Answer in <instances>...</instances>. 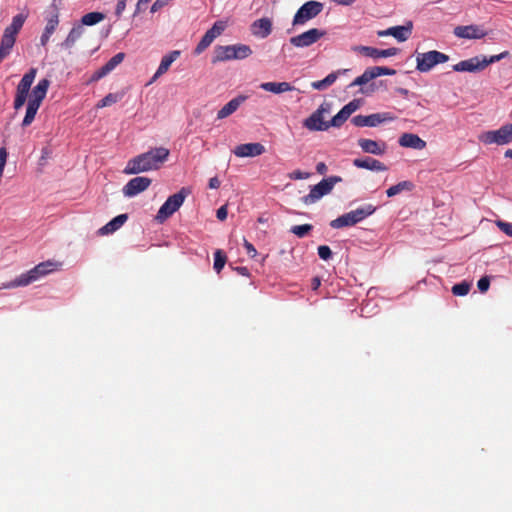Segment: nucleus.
Returning <instances> with one entry per match:
<instances>
[{"label":"nucleus","mask_w":512,"mask_h":512,"mask_svg":"<svg viewBox=\"0 0 512 512\" xmlns=\"http://www.w3.org/2000/svg\"><path fill=\"white\" fill-rule=\"evenodd\" d=\"M170 151L165 147L152 148L149 151L131 158L123 173L137 175L139 173L157 170L168 159Z\"/></svg>","instance_id":"nucleus-1"},{"label":"nucleus","mask_w":512,"mask_h":512,"mask_svg":"<svg viewBox=\"0 0 512 512\" xmlns=\"http://www.w3.org/2000/svg\"><path fill=\"white\" fill-rule=\"evenodd\" d=\"M60 263L52 260H48L45 262H41L35 267H33L31 270L22 273L18 277H16L14 280H12L10 283H8L4 288H15L19 286H28L35 281L40 280L41 278L45 277L46 275L50 274L51 272H54L59 269Z\"/></svg>","instance_id":"nucleus-2"},{"label":"nucleus","mask_w":512,"mask_h":512,"mask_svg":"<svg viewBox=\"0 0 512 512\" xmlns=\"http://www.w3.org/2000/svg\"><path fill=\"white\" fill-rule=\"evenodd\" d=\"M49 86L50 81L47 78H44L41 79L32 89L27 103L26 114L22 121L23 127L29 126L34 121L37 111L46 97Z\"/></svg>","instance_id":"nucleus-3"},{"label":"nucleus","mask_w":512,"mask_h":512,"mask_svg":"<svg viewBox=\"0 0 512 512\" xmlns=\"http://www.w3.org/2000/svg\"><path fill=\"white\" fill-rule=\"evenodd\" d=\"M252 54V49L246 44L219 45L214 49L213 63L230 60H242Z\"/></svg>","instance_id":"nucleus-4"},{"label":"nucleus","mask_w":512,"mask_h":512,"mask_svg":"<svg viewBox=\"0 0 512 512\" xmlns=\"http://www.w3.org/2000/svg\"><path fill=\"white\" fill-rule=\"evenodd\" d=\"M342 182L340 176H330L322 179L318 184L311 187L310 192L302 198L306 205L314 204L323 196L329 194L337 183Z\"/></svg>","instance_id":"nucleus-5"},{"label":"nucleus","mask_w":512,"mask_h":512,"mask_svg":"<svg viewBox=\"0 0 512 512\" xmlns=\"http://www.w3.org/2000/svg\"><path fill=\"white\" fill-rule=\"evenodd\" d=\"M479 141L486 144L505 145L512 142V123L501 126L497 130L483 132L479 135Z\"/></svg>","instance_id":"nucleus-6"},{"label":"nucleus","mask_w":512,"mask_h":512,"mask_svg":"<svg viewBox=\"0 0 512 512\" xmlns=\"http://www.w3.org/2000/svg\"><path fill=\"white\" fill-rule=\"evenodd\" d=\"M331 104L324 102L303 122V126L310 131H326L328 122L324 121V115L330 113Z\"/></svg>","instance_id":"nucleus-7"},{"label":"nucleus","mask_w":512,"mask_h":512,"mask_svg":"<svg viewBox=\"0 0 512 512\" xmlns=\"http://www.w3.org/2000/svg\"><path fill=\"white\" fill-rule=\"evenodd\" d=\"M323 8V3L318 1L311 0L304 3L295 13L292 25H304L306 22L319 15L322 12Z\"/></svg>","instance_id":"nucleus-8"},{"label":"nucleus","mask_w":512,"mask_h":512,"mask_svg":"<svg viewBox=\"0 0 512 512\" xmlns=\"http://www.w3.org/2000/svg\"><path fill=\"white\" fill-rule=\"evenodd\" d=\"M186 195V190L182 188L179 192L169 196L158 210L156 219L159 222H164L181 207L186 198Z\"/></svg>","instance_id":"nucleus-9"},{"label":"nucleus","mask_w":512,"mask_h":512,"mask_svg":"<svg viewBox=\"0 0 512 512\" xmlns=\"http://www.w3.org/2000/svg\"><path fill=\"white\" fill-rule=\"evenodd\" d=\"M37 70L35 68H31L27 73H25L17 85L16 94L14 99V109L19 110L25 104L28 93L31 89V85L33 84L36 77Z\"/></svg>","instance_id":"nucleus-10"},{"label":"nucleus","mask_w":512,"mask_h":512,"mask_svg":"<svg viewBox=\"0 0 512 512\" xmlns=\"http://www.w3.org/2000/svg\"><path fill=\"white\" fill-rule=\"evenodd\" d=\"M448 60V55L436 50L418 54V71L428 72L437 64L445 63Z\"/></svg>","instance_id":"nucleus-11"},{"label":"nucleus","mask_w":512,"mask_h":512,"mask_svg":"<svg viewBox=\"0 0 512 512\" xmlns=\"http://www.w3.org/2000/svg\"><path fill=\"white\" fill-rule=\"evenodd\" d=\"M227 27V22L223 20L216 21L213 26L206 31L199 43L197 44L194 54L200 55L204 52L215 40L216 37L220 36Z\"/></svg>","instance_id":"nucleus-12"},{"label":"nucleus","mask_w":512,"mask_h":512,"mask_svg":"<svg viewBox=\"0 0 512 512\" xmlns=\"http://www.w3.org/2000/svg\"><path fill=\"white\" fill-rule=\"evenodd\" d=\"M325 31L317 28L309 29L289 39L292 46L296 48H307L316 43L325 35Z\"/></svg>","instance_id":"nucleus-13"},{"label":"nucleus","mask_w":512,"mask_h":512,"mask_svg":"<svg viewBox=\"0 0 512 512\" xmlns=\"http://www.w3.org/2000/svg\"><path fill=\"white\" fill-rule=\"evenodd\" d=\"M413 28V22L409 21L405 25H398L389 27L385 30H379L376 32V34L378 37L392 36L398 42H404L412 35Z\"/></svg>","instance_id":"nucleus-14"},{"label":"nucleus","mask_w":512,"mask_h":512,"mask_svg":"<svg viewBox=\"0 0 512 512\" xmlns=\"http://www.w3.org/2000/svg\"><path fill=\"white\" fill-rule=\"evenodd\" d=\"M151 184V179L144 176H137L130 179L123 187L122 192L125 197L132 198L145 191Z\"/></svg>","instance_id":"nucleus-15"},{"label":"nucleus","mask_w":512,"mask_h":512,"mask_svg":"<svg viewBox=\"0 0 512 512\" xmlns=\"http://www.w3.org/2000/svg\"><path fill=\"white\" fill-rule=\"evenodd\" d=\"M388 113H374L370 115H357L352 118V123L357 127H375L383 122L392 120Z\"/></svg>","instance_id":"nucleus-16"},{"label":"nucleus","mask_w":512,"mask_h":512,"mask_svg":"<svg viewBox=\"0 0 512 512\" xmlns=\"http://www.w3.org/2000/svg\"><path fill=\"white\" fill-rule=\"evenodd\" d=\"M454 35L462 39H482L487 35V32L478 25L456 26L453 31Z\"/></svg>","instance_id":"nucleus-17"},{"label":"nucleus","mask_w":512,"mask_h":512,"mask_svg":"<svg viewBox=\"0 0 512 512\" xmlns=\"http://www.w3.org/2000/svg\"><path fill=\"white\" fill-rule=\"evenodd\" d=\"M355 51H358L362 53L363 55L367 57H371L373 59H379V58H388L395 56L399 53V49L392 47L388 49H377L370 46H357L354 48Z\"/></svg>","instance_id":"nucleus-18"},{"label":"nucleus","mask_w":512,"mask_h":512,"mask_svg":"<svg viewBox=\"0 0 512 512\" xmlns=\"http://www.w3.org/2000/svg\"><path fill=\"white\" fill-rule=\"evenodd\" d=\"M265 152V147L261 143H245L236 146L233 149L235 156L244 157H256L260 156Z\"/></svg>","instance_id":"nucleus-19"},{"label":"nucleus","mask_w":512,"mask_h":512,"mask_svg":"<svg viewBox=\"0 0 512 512\" xmlns=\"http://www.w3.org/2000/svg\"><path fill=\"white\" fill-rule=\"evenodd\" d=\"M271 32L272 21L267 17L257 19L251 24V33L258 38L264 39L268 37Z\"/></svg>","instance_id":"nucleus-20"},{"label":"nucleus","mask_w":512,"mask_h":512,"mask_svg":"<svg viewBox=\"0 0 512 512\" xmlns=\"http://www.w3.org/2000/svg\"><path fill=\"white\" fill-rule=\"evenodd\" d=\"M453 70L456 72H480L483 70L480 56H475L467 60H462L453 65Z\"/></svg>","instance_id":"nucleus-21"},{"label":"nucleus","mask_w":512,"mask_h":512,"mask_svg":"<svg viewBox=\"0 0 512 512\" xmlns=\"http://www.w3.org/2000/svg\"><path fill=\"white\" fill-rule=\"evenodd\" d=\"M358 145L365 153L374 155H383L386 151V144L384 142H377L371 139L360 138Z\"/></svg>","instance_id":"nucleus-22"},{"label":"nucleus","mask_w":512,"mask_h":512,"mask_svg":"<svg viewBox=\"0 0 512 512\" xmlns=\"http://www.w3.org/2000/svg\"><path fill=\"white\" fill-rule=\"evenodd\" d=\"M353 165L357 168H363L371 171H386L387 167L377 159L365 157L362 159H354Z\"/></svg>","instance_id":"nucleus-23"},{"label":"nucleus","mask_w":512,"mask_h":512,"mask_svg":"<svg viewBox=\"0 0 512 512\" xmlns=\"http://www.w3.org/2000/svg\"><path fill=\"white\" fill-rule=\"evenodd\" d=\"M59 24V16L57 12V8H55V13L47 19L46 26L44 28V31L40 37V44L42 46H45L51 35L55 32L57 26Z\"/></svg>","instance_id":"nucleus-24"},{"label":"nucleus","mask_w":512,"mask_h":512,"mask_svg":"<svg viewBox=\"0 0 512 512\" xmlns=\"http://www.w3.org/2000/svg\"><path fill=\"white\" fill-rule=\"evenodd\" d=\"M262 90L271 92L273 94H282L295 90L289 82H263L259 86Z\"/></svg>","instance_id":"nucleus-25"},{"label":"nucleus","mask_w":512,"mask_h":512,"mask_svg":"<svg viewBox=\"0 0 512 512\" xmlns=\"http://www.w3.org/2000/svg\"><path fill=\"white\" fill-rule=\"evenodd\" d=\"M246 100V96L240 95L231 99L217 113L218 119H224L233 114L239 106Z\"/></svg>","instance_id":"nucleus-26"},{"label":"nucleus","mask_w":512,"mask_h":512,"mask_svg":"<svg viewBox=\"0 0 512 512\" xmlns=\"http://www.w3.org/2000/svg\"><path fill=\"white\" fill-rule=\"evenodd\" d=\"M16 42V35L4 31L0 42V63L10 55L12 48Z\"/></svg>","instance_id":"nucleus-27"},{"label":"nucleus","mask_w":512,"mask_h":512,"mask_svg":"<svg viewBox=\"0 0 512 512\" xmlns=\"http://www.w3.org/2000/svg\"><path fill=\"white\" fill-rule=\"evenodd\" d=\"M127 219V214H120L113 218L111 221H109L106 225L101 227L98 232L100 235H108L114 233L124 225Z\"/></svg>","instance_id":"nucleus-28"},{"label":"nucleus","mask_w":512,"mask_h":512,"mask_svg":"<svg viewBox=\"0 0 512 512\" xmlns=\"http://www.w3.org/2000/svg\"><path fill=\"white\" fill-rule=\"evenodd\" d=\"M179 55L180 52L177 50L171 51L170 53L165 55L161 59L160 65L158 66V69L155 72L153 79H157L158 77L166 73L169 70L171 64L179 57Z\"/></svg>","instance_id":"nucleus-29"},{"label":"nucleus","mask_w":512,"mask_h":512,"mask_svg":"<svg viewBox=\"0 0 512 512\" xmlns=\"http://www.w3.org/2000/svg\"><path fill=\"white\" fill-rule=\"evenodd\" d=\"M84 31L85 29L80 23L74 24L61 46L64 48L73 47L76 41L83 35Z\"/></svg>","instance_id":"nucleus-30"},{"label":"nucleus","mask_w":512,"mask_h":512,"mask_svg":"<svg viewBox=\"0 0 512 512\" xmlns=\"http://www.w3.org/2000/svg\"><path fill=\"white\" fill-rule=\"evenodd\" d=\"M345 72H347L346 69L339 70L337 72H332V73L328 74L324 79L312 82L311 86L315 90H319V91L325 90L329 86H331L332 84L335 83V81L337 80L339 74L345 73Z\"/></svg>","instance_id":"nucleus-31"},{"label":"nucleus","mask_w":512,"mask_h":512,"mask_svg":"<svg viewBox=\"0 0 512 512\" xmlns=\"http://www.w3.org/2000/svg\"><path fill=\"white\" fill-rule=\"evenodd\" d=\"M414 187L415 185L412 181H401L388 188L386 194L388 197H394L402 192H412Z\"/></svg>","instance_id":"nucleus-32"},{"label":"nucleus","mask_w":512,"mask_h":512,"mask_svg":"<svg viewBox=\"0 0 512 512\" xmlns=\"http://www.w3.org/2000/svg\"><path fill=\"white\" fill-rule=\"evenodd\" d=\"M356 225L352 212L345 213L330 222V226L334 229H340L348 226Z\"/></svg>","instance_id":"nucleus-33"},{"label":"nucleus","mask_w":512,"mask_h":512,"mask_svg":"<svg viewBox=\"0 0 512 512\" xmlns=\"http://www.w3.org/2000/svg\"><path fill=\"white\" fill-rule=\"evenodd\" d=\"M27 17V13H20L15 15L12 19L11 24L8 27H6L4 31L17 35L21 28L23 27Z\"/></svg>","instance_id":"nucleus-34"},{"label":"nucleus","mask_w":512,"mask_h":512,"mask_svg":"<svg viewBox=\"0 0 512 512\" xmlns=\"http://www.w3.org/2000/svg\"><path fill=\"white\" fill-rule=\"evenodd\" d=\"M375 210L376 208L373 205L368 204L363 207L352 210L351 212L353 214L354 221L357 224L364 220L365 218H367L368 216L372 215L375 212Z\"/></svg>","instance_id":"nucleus-35"},{"label":"nucleus","mask_w":512,"mask_h":512,"mask_svg":"<svg viewBox=\"0 0 512 512\" xmlns=\"http://www.w3.org/2000/svg\"><path fill=\"white\" fill-rule=\"evenodd\" d=\"M105 19V15L101 12H90L82 16L80 24L84 26L95 25Z\"/></svg>","instance_id":"nucleus-36"},{"label":"nucleus","mask_w":512,"mask_h":512,"mask_svg":"<svg viewBox=\"0 0 512 512\" xmlns=\"http://www.w3.org/2000/svg\"><path fill=\"white\" fill-rule=\"evenodd\" d=\"M123 95H124L123 93H119V92L118 93H109L97 103L96 107L104 108L107 106H111L112 104H115L118 101H120L123 98Z\"/></svg>","instance_id":"nucleus-37"},{"label":"nucleus","mask_w":512,"mask_h":512,"mask_svg":"<svg viewBox=\"0 0 512 512\" xmlns=\"http://www.w3.org/2000/svg\"><path fill=\"white\" fill-rule=\"evenodd\" d=\"M375 79V74L373 73L372 67L367 68L362 75L357 77L351 84L350 87L353 86H361L367 84L369 81Z\"/></svg>","instance_id":"nucleus-38"},{"label":"nucleus","mask_w":512,"mask_h":512,"mask_svg":"<svg viewBox=\"0 0 512 512\" xmlns=\"http://www.w3.org/2000/svg\"><path fill=\"white\" fill-rule=\"evenodd\" d=\"M226 260H227V257L222 250H216L214 252L213 268L217 273H220V271L223 269V267L226 263Z\"/></svg>","instance_id":"nucleus-39"},{"label":"nucleus","mask_w":512,"mask_h":512,"mask_svg":"<svg viewBox=\"0 0 512 512\" xmlns=\"http://www.w3.org/2000/svg\"><path fill=\"white\" fill-rule=\"evenodd\" d=\"M313 229L311 224L295 225L292 226L290 232L299 238H303Z\"/></svg>","instance_id":"nucleus-40"},{"label":"nucleus","mask_w":512,"mask_h":512,"mask_svg":"<svg viewBox=\"0 0 512 512\" xmlns=\"http://www.w3.org/2000/svg\"><path fill=\"white\" fill-rule=\"evenodd\" d=\"M399 144L402 147L416 148V134L404 133L399 139Z\"/></svg>","instance_id":"nucleus-41"},{"label":"nucleus","mask_w":512,"mask_h":512,"mask_svg":"<svg viewBox=\"0 0 512 512\" xmlns=\"http://www.w3.org/2000/svg\"><path fill=\"white\" fill-rule=\"evenodd\" d=\"M509 55L508 51H504L498 55H493L490 58H487L486 56H480L481 63L483 65V70L490 64L500 61L501 59L507 57Z\"/></svg>","instance_id":"nucleus-42"},{"label":"nucleus","mask_w":512,"mask_h":512,"mask_svg":"<svg viewBox=\"0 0 512 512\" xmlns=\"http://www.w3.org/2000/svg\"><path fill=\"white\" fill-rule=\"evenodd\" d=\"M349 117L345 114V112L341 109L329 122L330 127H340Z\"/></svg>","instance_id":"nucleus-43"},{"label":"nucleus","mask_w":512,"mask_h":512,"mask_svg":"<svg viewBox=\"0 0 512 512\" xmlns=\"http://www.w3.org/2000/svg\"><path fill=\"white\" fill-rule=\"evenodd\" d=\"M125 58V54L123 52H119L114 55L106 64V68L112 72Z\"/></svg>","instance_id":"nucleus-44"},{"label":"nucleus","mask_w":512,"mask_h":512,"mask_svg":"<svg viewBox=\"0 0 512 512\" xmlns=\"http://www.w3.org/2000/svg\"><path fill=\"white\" fill-rule=\"evenodd\" d=\"M361 106V101L358 99H354L350 101L348 104L342 107V110L345 112V114L350 117L352 113H354L356 110H358Z\"/></svg>","instance_id":"nucleus-45"},{"label":"nucleus","mask_w":512,"mask_h":512,"mask_svg":"<svg viewBox=\"0 0 512 512\" xmlns=\"http://www.w3.org/2000/svg\"><path fill=\"white\" fill-rule=\"evenodd\" d=\"M373 73L375 74V78L379 76H392L396 73L394 69L388 68V67H382V66H375L372 67Z\"/></svg>","instance_id":"nucleus-46"},{"label":"nucleus","mask_w":512,"mask_h":512,"mask_svg":"<svg viewBox=\"0 0 512 512\" xmlns=\"http://www.w3.org/2000/svg\"><path fill=\"white\" fill-rule=\"evenodd\" d=\"M496 226L504 233L506 234L507 236L509 237H512V223L510 222H506V221H502V220H497L496 222Z\"/></svg>","instance_id":"nucleus-47"},{"label":"nucleus","mask_w":512,"mask_h":512,"mask_svg":"<svg viewBox=\"0 0 512 512\" xmlns=\"http://www.w3.org/2000/svg\"><path fill=\"white\" fill-rule=\"evenodd\" d=\"M318 255L322 260H329L332 257V251L329 246L321 245L318 247Z\"/></svg>","instance_id":"nucleus-48"},{"label":"nucleus","mask_w":512,"mask_h":512,"mask_svg":"<svg viewBox=\"0 0 512 512\" xmlns=\"http://www.w3.org/2000/svg\"><path fill=\"white\" fill-rule=\"evenodd\" d=\"M110 71L106 68L105 65H103L101 68H99L97 71H95L91 77V81H98L105 77L107 74H109Z\"/></svg>","instance_id":"nucleus-49"},{"label":"nucleus","mask_w":512,"mask_h":512,"mask_svg":"<svg viewBox=\"0 0 512 512\" xmlns=\"http://www.w3.org/2000/svg\"><path fill=\"white\" fill-rule=\"evenodd\" d=\"M171 0H156L151 6V13H156L170 3Z\"/></svg>","instance_id":"nucleus-50"},{"label":"nucleus","mask_w":512,"mask_h":512,"mask_svg":"<svg viewBox=\"0 0 512 512\" xmlns=\"http://www.w3.org/2000/svg\"><path fill=\"white\" fill-rule=\"evenodd\" d=\"M128 1L129 0H118L117 1L116 7H115V15L118 19L122 16L124 10L126 9V5H127Z\"/></svg>","instance_id":"nucleus-51"},{"label":"nucleus","mask_w":512,"mask_h":512,"mask_svg":"<svg viewBox=\"0 0 512 512\" xmlns=\"http://www.w3.org/2000/svg\"><path fill=\"white\" fill-rule=\"evenodd\" d=\"M151 0H138L136 3L135 11L133 13V17L138 16L141 12H143L146 9L147 4Z\"/></svg>","instance_id":"nucleus-52"},{"label":"nucleus","mask_w":512,"mask_h":512,"mask_svg":"<svg viewBox=\"0 0 512 512\" xmlns=\"http://www.w3.org/2000/svg\"><path fill=\"white\" fill-rule=\"evenodd\" d=\"M310 174L308 172H302L300 170H295L289 174V178L292 180H302L309 178Z\"/></svg>","instance_id":"nucleus-53"},{"label":"nucleus","mask_w":512,"mask_h":512,"mask_svg":"<svg viewBox=\"0 0 512 512\" xmlns=\"http://www.w3.org/2000/svg\"><path fill=\"white\" fill-rule=\"evenodd\" d=\"M243 245H244V248L246 249L247 254L250 257L254 258L257 255V250L255 249V247L253 246L252 243H250L249 241L244 239Z\"/></svg>","instance_id":"nucleus-54"},{"label":"nucleus","mask_w":512,"mask_h":512,"mask_svg":"<svg viewBox=\"0 0 512 512\" xmlns=\"http://www.w3.org/2000/svg\"><path fill=\"white\" fill-rule=\"evenodd\" d=\"M227 214H228V210H227V206L226 205H223L221 206L218 210H217V213H216V216L217 218L220 220V221H223L227 218Z\"/></svg>","instance_id":"nucleus-55"},{"label":"nucleus","mask_w":512,"mask_h":512,"mask_svg":"<svg viewBox=\"0 0 512 512\" xmlns=\"http://www.w3.org/2000/svg\"><path fill=\"white\" fill-rule=\"evenodd\" d=\"M8 153L4 147L0 148V167L4 170L6 161H7Z\"/></svg>","instance_id":"nucleus-56"},{"label":"nucleus","mask_w":512,"mask_h":512,"mask_svg":"<svg viewBox=\"0 0 512 512\" xmlns=\"http://www.w3.org/2000/svg\"><path fill=\"white\" fill-rule=\"evenodd\" d=\"M490 286V277L489 276H483L479 279L477 283V288H489Z\"/></svg>","instance_id":"nucleus-57"},{"label":"nucleus","mask_w":512,"mask_h":512,"mask_svg":"<svg viewBox=\"0 0 512 512\" xmlns=\"http://www.w3.org/2000/svg\"><path fill=\"white\" fill-rule=\"evenodd\" d=\"M316 171L321 175L325 174L327 172V165L324 162H319L316 165Z\"/></svg>","instance_id":"nucleus-58"},{"label":"nucleus","mask_w":512,"mask_h":512,"mask_svg":"<svg viewBox=\"0 0 512 512\" xmlns=\"http://www.w3.org/2000/svg\"><path fill=\"white\" fill-rule=\"evenodd\" d=\"M220 186V181L217 177H212L210 180H209V188L211 189H217L219 188Z\"/></svg>","instance_id":"nucleus-59"},{"label":"nucleus","mask_w":512,"mask_h":512,"mask_svg":"<svg viewBox=\"0 0 512 512\" xmlns=\"http://www.w3.org/2000/svg\"><path fill=\"white\" fill-rule=\"evenodd\" d=\"M471 286H472V282L463 280L462 282L455 284L452 288H471Z\"/></svg>","instance_id":"nucleus-60"},{"label":"nucleus","mask_w":512,"mask_h":512,"mask_svg":"<svg viewBox=\"0 0 512 512\" xmlns=\"http://www.w3.org/2000/svg\"><path fill=\"white\" fill-rule=\"evenodd\" d=\"M235 271H236L238 274L242 275V276H248V275H249V270H248V268H246V267H242V266H240V267H236V268H235Z\"/></svg>","instance_id":"nucleus-61"},{"label":"nucleus","mask_w":512,"mask_h":512,"mask_svg":"<svg viewBox=\"0 0 512 512\" xmlns=\"http://www.w3.org/2000/svg\"><path fill=\"white\" fill-rule=\"evenodd\" d=\"M470 290H452L456 296H466Z\"/></svg>","instance_id":"nucleus-62"},{"label":"nucleus","mask_w":512,"mask_h":512,"mask_svg":"<svg viewBox=\"0 0 512 512\" xmlns=\"http://www.w3.org/2000/svg\"><path fill=\"white\" fill-rule=\"evenodd\" d=\"M426 146V142L418 137V150L423 149Z\"/></svg>","instance_id":"nucleus-63"},{"label":"nucleus","mask_w":512,"mask_h":512,"mask_svg":"<svg viewBox=\"0 0 512 512\" xmlns=\"http://www.w3.org/2000/svg\"><path fill=\"white\" fill-rule=\"evenodd\" d=\"M504 155H505L506 158H511L512 159V149L506 150Z\"/></svg>","instance_id":"nucleus-64"}]
</instances>
